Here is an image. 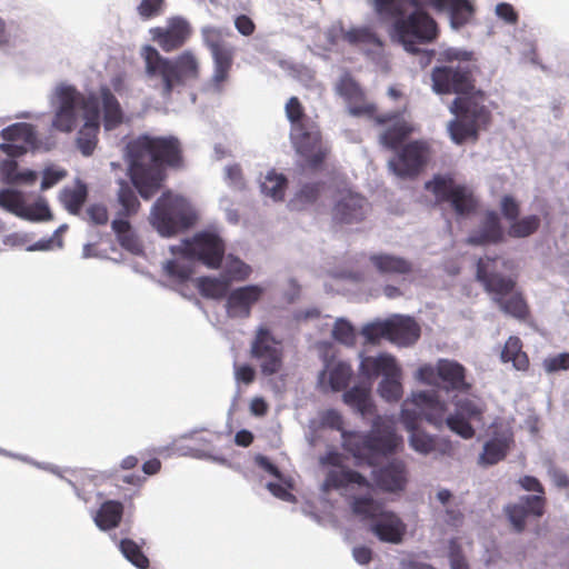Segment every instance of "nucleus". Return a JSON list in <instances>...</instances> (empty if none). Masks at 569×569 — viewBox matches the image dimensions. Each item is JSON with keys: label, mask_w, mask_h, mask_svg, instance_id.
<instances>
[{"label": "nucleus", "mask_w": 569, "mask_h": 569, "mask_svg": "<svg viewBox=\"0 0 569 569\" xmlns=\"http://www.w3.org/2000/svg\"><path fill=\"white\" fill-rule=\"evenodd\" d=\"M126 151L131 181L143 199H150L160 189L164 166L182 163L180 141L172 136L141 134L127 143Z\"/></svg>", "instance_id": "obj_1"}, {"label": "nucleus", "mask_w": 569, "mask_h": 569, "mask_svg": "<svg viewBox=\"0 0 569 569\" xmlns=\"http://www.w3.org/2000/svg\"><path fill=\"white\" fill-rule=\"evenodd\" d=\"M427 0H375L377 13L389 24L390 38L411 53L418 44L433 42L439 36L435 18L423 7Z\"/></svg>", "instance_id": "obj_2"}, {"label": "nucleus", "mask_w": 569, "mask_h": 569, "mask_svg": "<svg viewBox=\"0 0 569 569\" xmlns=\"http://www.w3.org/2000/svg\"><path fill=\"white\" fill-rule=\"evenodd\" d=\"M323 423L332 429L341 431L342 447L357 460L370 467L397 451L402 439L396 433L391 422L377 416L368 432L343 430V418L336 410H328L323 415Z\"/></svg>", "instance_id": "obj_3"}, {"label": "nucleus", "mask_w": 569, "mask_h": 569, "mask_svg": "<svg viewBox=\"0 0 569 569\" xmlns=\"http://www.w3.org/2000/svg\"><path fill=\"white\" fill-rule=\"evenodd\" d=\"M475 277L503 313L518 320H526L530 316L522 292L516 290L518 273L513 260L498 256L480 257Z\"/></svg>", "instance_id": "obj_4"}, {"label": "nucleus", "mask_w": 569, "mask_h": 569, "mask_svg": "<svg viewBox=\"0 0 569 569\" xmlns=\"http://www.w3.org/2000/svg\"><path fill=\"white\" fill-rule=\"evenodd\" d=\"M447 405L436 391H418L405 400L400 413L401 422L410 432V446L417 452L427 455L437 450L433 437L419 428V422L426 419L436 427L442 426Z\"/></svg>", "instance_id": "obj_5"}, {"label": "nucleus", "mask_w": 569, "mask_h": 569, "mask_svg": "<svg viewBox=\"0 0 569 569\" xmlns=\"http://www.w3.org/2000/svg\"><path fill=\"white\" fill-rule=\"evenodd\" d=\"M440 60L446 64L436 66L431 71L436 93L460 97L475 90L478 67L472 51L449 48L440 53Z\"/></svg>", "instance_id": "obj_6"}, {"label": "nucleus", "mask_w": 569, "mask_h": 569, "mask_svg": "<svg viewBox=\"0 0 569 569\" xmlns=\"http://www.w3.org/2000/svg\"><path fill=\"white\" fill-rule=\"evenodd\" d=\"M485 101L486 93L476 89L455 98L450 110L456 114V119L448 124L450 138L455 143L462 144L468 139L477 140L478 132L491 123V111Z\"/></svg>", "instance_id": "obj_7"}, {"label": "nucleus", "mask_w": 569, "mask_h": 569, "mask_svg": "<svg viewBox=\"0 0 569 569\" xmlns=\"http://www.w3.org/2000/svg\"><path fill=\"white\" fill-rule=\"evenodd\" d=\"M146 72L149 77H159L162 80V93L168 97L176 86H182L188 80L199 78V62L191 51H183L174 60L162 57L151 46L142 50Z\"/></svg>", "instance_id": "obj_8"}, {"label": "nucleus", "mask_w": 569, "mask_h": 569, "mask_svg": "<svg viewBox=\"0 0 569 569\" xmlns=\"http://www.w3.org/2000/svg\"><path fill=\"white\" fill-rule=\"evenodd\" d=\"M351 510L362 519L370 520V531L382 542L400 543L407 531L406 523L393 511L370 496L355 497Z\"/></svg>", "instance_id": "obj_9"}, {"label": "nucleus", "mask_w": 569, "mask_h": 569, "mask_svg": "<svg viewBox=\"0 0 569 569\" xmlns=\"http://www.w3.org/2000/svg\"><path fill=\"white\" fill-rule=\"evenodd\" d=\"M150 222L161 236L171 237L190 228L194 214L182 198L167 192L153 204Z\"/></svg>", "instance_id": "obj_10"}, {"label": "nucleus", "mask_w": 569, "mask_h": 569, "mask_svg": "<svg viewBox=\"0 0 569 569\" xmlns=\"http://www.w3.org/2000/svg\"><path fill=\"white\" fill-rule=\"evenodd\" d=\"M420 382L438 387L446 392L467 393L471 383L467 381V369L456 360L439 359L435 365L425 363L416 372Z\"/></svg>", "instance_id": "obj_11"}, {"label": "nucleus", "mask_w": 569, "mask_h": 569, "mask_svg": "<svg viewBox=\"0 0 569 569\" xmlns=\"http://www.w3.org/2000/svg\"><path fill=\"white\" fill-rule=\"evenodd\" d=\"M290 141L296 152L313 170L319 169L330 153V148L323 142L320 128L315 121L290 129Z\"/></svg>", "instance_id": "obj_12"}, {"label": "nucleus", "mask_w": 569, "mask_h": 569, "mask_svg": "<svg viewBox=\"0 0 569 569\" xmlns=\"http://www.w3.org/2000/svg\"><path fill=\"white\" fill-rule=\"evenodd\" d=\"M251 357L260 362L262 375L272 376L278 373L283 365V348L280 340H277L271 330L260 326L254 335L250 348Z\"/></svg>", "instance_id": "obj_13"}, {"label": "nucleus", "mask_w": 569, "mask_h": 569, "mask_svg": "<svg viewBox=\"0 0 569 569\" xmlns=\"http://www.w3.org/2000/svg\"><path fill=\"white\" fill-rule=\"evenodd\" d=\"M202 37L213 58L214 68L209 86L213 91L220 92L229 78L233 62V50L223 43L222 32L218 28H203Z\"/></svg>", "instance_id": "obj_14"}, {"label": "nucleus", "mask_w": 569, "mask_h": 569, "mask_svg": "<svg viewBox=\"0 0 569 569\" xmlns=\"http://www.w3.org/2000/svg\"><path fill=\"white\" fill-rule=\"evenodd\" d=\"M429 153V144L426 141L413 140L396 151L388 167L400 178H415L426 167Z\"/></svg>", "instance_id": "obj_15"}, {"label": "nucleus", "mask_w": 569, "mask_h": 569, "mask_svg": "<svg viewBox=\"0 0 569 569\" xmlns=\"http://www.w3.org/2000/svg\"><path fill=\"white\" fill-rule=\"evenodd\" d=\"M181 252L184 257L196 259L210 269H219L224 256V243L211 232H200L183 243Z\"/></svg>", "instance_id": "obj_16"}, {"label": "nucleus", "mask_w": 569, "mask_h": 569, "mask_svg": "<svg viewBox=\"0 0 569 569\" xmlns=\"http://www.w3.org/2000/svg\"><path fill=\"white\" fill-rule=\"evenodd\" d=\"M456 411L448 417L445 416L447 427L463 439H471L476 431L472 422H482L486 406L480 400L460 399L455 402Z\"/></svg>", "instance_id": "obj_17"}, {"label": "nucleus", "mask_w": 569, "mask_h": 569, "mask_svg": "<svg viewBox=\"0 0 569 569\" xmlns=\"http://www.w3.org/2000/svg\"><path fill=\"white\" fill-rule=\"evenodd\" d=\"M370 211L369 201L351 190L339 191L332 207V220L339 224H352L363 221Z\"/></svg>", "instance_id": "obj_18"}, {"label": "nucleus", "mask_w": 569, "mask_h": 569, "mask_svg": "<svg viewBox=\"0 0 569 569\" xmlns=\"http://www.w3.org/2000/svg\"><path fill=\"white\" fill-rule=\"evenodd\" d=\"M377 124L392 123L391 127L387 128L379 137L380 143L392 151H397L401 148V144L411 136L413 127L410 122L406 121L400 117L397 111H390L386 113L371 117Z\"/></svg>", "instance_id": "obj_19"}, {"label": "nucleus", "mask_w": 569, "mask_h": 569, "mask_svg": "<svg viewBox=\"0 0 569 569\" xmlns=\"http://www.w3.org/2000/svg\"><path fill=\"white\" fill-rule=\"evenodd\" d=\"M263 293L264 288L259 284H248L229 291L224 305L227 316L232 319L249 318L252 307Z\"/></svg>", "instance_id": "obj_20"}, {"label": "nucleus", "mask_w": 569, "mask_h": 569, "mask_svg": "<svg viewBox=\"0 0 569 569\" xmlns=\"http://www.w3.org/2000/svg\"><path fill=\"white\" fill-rule=\"evenodd\" d=\"M336 90L347 102L349 112L352 116L375 117L377 112L376 104L366 100L363 90L352 77L349 74L341 77L337 83Z\"/></svg>", "instance_id": "obj_21"}, {"label": "nucleus", "mask_w": 569, "mask_h": 569, "mask_svg": "<svg viewBox=\"0 0 569 569\" xmlns=\"http://www.w3.org/2000/svg\"><path fill=\"white\" fill-rule=\"evenodd\" d=\"M60 106L52 120V127L61 132H71L77 123L76 109L79 104L80 93L70 86L59 88Z\"/></svg>", "instance_id": "obj_22"}, {"label": "nucleus", "mask_w": 569, "mask_h": 569, "mask_svg": "<svg viewBox=\"0 0 569 569\" xmlns=\"http://www.w3.org/2000/svg\"><path fill=\"white\" fill-rule=\"evenodd\" d=\"M546 498L542 496H523L519 502L510 503L505 512L517 532L526 528V520L529 516L541 517L545 513Z\"/></svg>", "instance_id": "obj_23"}, {"label": "nucleus", "mask_w": 569, "mask_h": 569, "mask_svg": "<svg viewBox=\"0 0 569 569\" xmlns=\"http://www.w3.org/2000/svg\"><path fill=\"white\" fill-rule=\"evenodd\" d=\"M359 373L368 382H372L378 377L398 376L401 373V367L393 355L380 352L377 356L362 357L359 365Z\"/></svg>", "instance_id": "obj_24"}, {"label": "nucleus", "mask_w": 569, "mask_h": 569, "mask_svg": "<svg viewBox=\"0 0 569 569\" xmlns=\"http://www.w3.org/2000/svg\"><path fill=\"white\" fill-rule=\"evenodd\" d=\"M152 39L166 52L181 48L190 37L189 23L180 18L172 19L167 28H154L151 30Z\"/></svg>", "instance_id": "obj_25"}, {"label": "nucleus", "mask_w": 569, "mask_h": 569, "mask_svg": "<svg viewBox=\"0 0 569 569\" xmlns=\"http://www.w3.org/2000/svg\"><path fill=\"white\" fill-rule=\"evenodd\" d=\"M505 241V231L496 211H487L479 227L467 238L472 246L498 244Z\"/></svg>", "instance_id": "obj_26"}, {"label": "nucleus", "mask_w": 569, "mask_h": 569, "mask_svg": "<svg viewBox=\"0 0 569 569\" xmlns=\"http://www.w3.org/2000/svg\"><path fill=\"white\" fill-rule=\"evenodd\" d=\"M372 478L376 486L382 491H400L407 482L406 466L400 460H392L382 468L375 469Z\"/></svg>", "instance_id": "obj_27"}, {"label": "nucleus", "mask_w": 569, "mask_h": 569, "mask_svg": "<svg viewBox=\"0 0 569 569\" xmlns=\"http://www.w3.org/2000/svg\"><path fill=\"white\" fill-rule=\"evenodd\" d=\"M427 4L439 12H448L455 29L466 26L475 13L473 4L469 0H427Z\"/></svg>", "instance_id": "obj_28"}, {"label": "nucleus", "mask_w": 569, "mask_h": 569, "mask_svg": "<svg viewBox=\"0 0 569 569\" xmlns=\"http://www.w3.org/2000/svg\"><path fill=\"white\" fill-rule=\"evenodd\" d=\"M353 483L368 489L372 488V483L363 475L345 466L327 472L322 490H338Z\"/></svg>", "instance_id": "obj_29"}, {"label": "nucleus", "mask_w": 569, "mask_h": 569, "mask_svg": "<svg viewBox=\"0 0 569 569\" xmlns=\"http://www.w3.org/2000/svg\"><path fill=\"white\" fill-rule=\"evenodd\" d=\"M371 382L357 385L342 395L343 402L363 418L376 413V405L371 397Z\"/></svg>", "instance_id": "obj_30"}, {"label": "nucleus", "mask_w": 569, "mask_h": 569, "mask_svg": "<svg viewBox=\"0 0 569 569\" xmlns=\"http://www.w3.org/2000/svg\"><path fill=\"white\" fill-rule=\"evenodd\" d=\"M390 335L389 341L400 346L408 347L413 345L420 337L419 325L410 317H396L389 320Z\"/></svg>", "instance_id": "obj_31"}, {"label": "nucleus", "mask_w": 569, "mask_h": 569, "mask_svg": "<svg viewBox=\"0 0 569 569\" xmlns=\"http://www.w3.org/2000/svg\"><path fill=\"white\" fill-rule=\"evenodd\" d=\"M353 370L350 363L345 361H328L319 376L320 383L328 382L332 391L346 389L351 380Z\"/></svg>", "instance_id": "obj_32"}, {"label": "nucleus", "mask_w": 569, "mask_h": 569, "mask_svg": "<svg viewBox=\"0 0 569 569\" xmlns=\"http://www.w3.org/2000/svg\"><path fill=\"white\" fill-rule=\"evenodd\" d=\"M511 441L512 435L508 431L496 435L483 445L479 463L482 466H492L503 460L508 453Z\"/></svg>", "instance_id": "obj_33"}, {"label": "nucleus", "mask_w": 569, "mask_h": 569, "mask_svg": "<svg viewBox=\"0 0 569 569\" xmlns=\"http://www.w3.org/2000/svg\"><path fill=\"white\" fill-rule=\"evenodd\" d=\"M123 516V505L117 500L104 501L93 518L96 526L103 531L117 528Z\"/></svg>", "instance_id": "obj_34"}, {"label": "nucleus", "mask_w": 569, "mask_h": 569, "mask_svg": "<svg viewBox=\"0 0 569 569\" xmlns=\"http://www.w3.org/2000/svg\"><path fill=\"white\" fill-rule=\"evenodd\" d=\"M111 227L124 250L136 256L143 253V244L127 219H114Z\"/></svg>", "instance_id": "obj_35"}, {"label": "nucleus", "mask_w": 569, "mask_h": 569, "mask_svg": "<svg viewBox=\"0 0 569 569\" xmlns=\"http://www.w3.org/2000/svg\"><path fill=\"white\" fill-rule=\"evenodd\" d=\"M500 360L505 363L511 362L519 371H527L530 366L528 355L522 350V341L517 336H510L500 353Z\"/></svg>", "instance_id": "obj_36"}, {"label": "nucleus", "mask_w": 569, "mask_h": 569, "mask_svg": "<svg viewBox=\"0 0 569 569\" xmlns=\"http://www.w3.org/2000/svg\"><path fill=\"white\" fill-rule=\"evenodd\" d=\"M370 261L377 271L382 274H407L412 270L408 260L392 254H372Z\"/></svg>", "instance_id": "obj_37"}, {"label": "nucleus", "mask_w": 569, "mask_h": 569, "mask_svg": "<svg viewBox=\"0 0 569 569\" xmlns=\"http://www.w3.org/2000/svg\"><path fill=\"white\" fill-rule=\"evenodd\" d=\"M199 293L207 299H227L230 291V281L222 277H200L196 281Z\"/></svg>", "instance_id": "obj_38"}, {"label": "nucleus", "mask_w": 569, "mask_h": 569, "mask_svg": "<svg viewBox=\"0 0 569 569\" xmlns=\"http://www.w3.org/2000/svg\"><path fill=\"white\" fill-rule=\"evenodd\" d=\"M103 127L110 131L123 122V111L116 96L108 88L101 89Z\"/></svg>", "instance_id": "obj_39"}, {"label": "nucleus", "mask_w": 569, "mask_h": 569, "mask_svg": "<svg viewBox=\"0 0 569 569\" xmlns=\"http://www.w3.org/2000/svg\"><path fill=\"white\" fill-rule=\"evenodd\" d=\"M1 137L7 141H22L29 148H38V138L34 127L30 123H13L1 131Z\"/></svg>", "instance_id": "obj_40"}, {"label": "nucleus", "mask_w": 569, "mask_h": 569, "mask_svg": "<svg viewBox=\"0 0 569 569\" xmlns=\"http://www.w3.org/2000/svg\"><path fill=\"white\" fill-rule=\"evenodd\" d=\"M450 204L458 216H468L476 211L478 201L465 186H458L451 193Z\"/></svg>", "instance_id": "obj_41"}, {"label": "nucleus", "mask_w": 569, "mask_h": 569, "mask_svg": "<svg viewBox=\"0 0 569 569\" xmlns=\"http://www.w3.org/2000/svg\"><path fill=\"white\" fill-rule=\"evenodd\" d=\"M99 122H84L77 136V147L84 157L93 153L98 143Z\"/></svg>", "instance_id": "obj_42"}, {"label": "nucleus", "mask_w": 569, "mask_h": 569, "mask_svg": "<svg viewBox=\"0 0 569 569\" xmlns=\"http://www.w3.org/2000/svg\"><path fill=\"white\" fill-rule=\"evenodd\" d=\"M119 549L124 558L138 569H148L150 561L141 547L132 539L124 538L119 542Z\"/></svg>", "instance_id": "obj_43"}, {"label": "nucleus", "mask_w": 569, "mask_h": 569, "mask_svg": "<svg viewBox=\"0 0 569 569\" xmlns=\"http://www.w3.org/2000/svg\"><path fill=\"white\" fill-rule=\"evenodd\" d=\"M87 196L86 186L78 184L76 188H64L60 194V200L70 213L78 214L87 200Z\"/></svg>", "instance_id": "obj_44"}, {"label": "nucleus", "mask_w": 569, "mask_h": 569, "mask_svg": "<svg viewBox=\"0 0 569 569\" xmlns=\"http://www.w3.org/2000/svg\"><path fill=\"white\" fill-rule=\"evenodd\" d=\"M251 272L252 269L249 264L230 254L227 258L224 270L221 274L226 280H229L231 284L233 281H246Z\"/></svg>", "instance_id": "obj_45"}, {"label": "nucleus", "mask_w": 569, "mask_h": 569, "mask_svg": "<svg viewBox=\"0 0 569 569\" xmlns=\"http://www.w3.org/2000/svg\"><path fill=\"white\" fill-rule=\"evenodd\" d=\"M540 218L536 214L516 219L510 223L508 233L512 238H526L533 234L540 227Z\"/></svg>", "instance_id": "obj_46"}, {"label": "nucleus", "mask_w": 569, "mask_h": 569, "mask_svg": "<svg viewBox=\"0 0 569 569\" xmlns=\"http://www.w3.org/2000/svg\"><path fill=\"white\" fill-rule=\"evenodd\" d=\"M459 184H456L450 177L436 176L431 181L426 183V189L431 191L438 201H450L451 193L455 192Z\"/></svg>", "instance_id": "obj_47"}, {"label": "nucleus", "mask_w": 569, "mask_h": 569, "mask_svg": "<svg viewBox=\"0 0 569 569\" xmlns=\"http://www.w3.org/2000/svg\"><path fill=\"white\" fill-rule=\"evenodd\" d=\"M287 188V179L283 174L274 171L269 172L263 182L261 183V190L266 196L271 197L274 200H282L284 197V190Z\"/></svg>", "instance_id": "obj_48"}, {"label": "nucleus", "mask_w": 569, "mask_h": 569, "mask_svg": "<svg viewBox=\"0 0 569 569\" xmlns=\"http://www.w3.org/2000/svg\"><path fill=\"white\" fill-rule=\"evenodd\" d=\"M402 372L398 376H388L382 378L378 386V392L381 398L389 402H396L402 397V385H401Z\"/></svg>", "instance_id": "obj_49"}, {"label": "nucleus", "mask_w": 569, "mask_h": 569, "mask_svg": "<svg viewBox=\"0 0 569 569\" xmlns=\"http://www.w3.org/2000/svg\"><path fill=\"white\" fill-rule=\"evenodd\" d=\"M0 207L18 216H22L26 210L22 193L12 189L0 190Z\"/></svg>", "instance_id": "obj_50"}, {"label": "nucleus", "mask_w": 569, "mask_h": 569, "mask_svg": "<svg viewBox=\"0 0 569 569\" xmlns=\"http://www.w3.org/2000/svg\"><path fill=\"white\" fill-rule=\"evenodd\" d=\"M284 111L286 117L291 124L290 129L302 127L307 122L313 121L306 114L305 108L297 97L289 98V100L286 103Z\"/></svg>", "instance_id": "obj_51"}, {"label": "nucleus", "mask_w": 569, "mask_h": 569, "mask_svg": "<svg viewBox=\"0 0 569 569\" xmlns=\"http://www.w3.org/2000/svg\"><path fill=\"white\" fill-rule=\"evenodd\" d=\"M343 39L351 44H382L379 37L369 28H352L345 33Z\"/></svg>", "instance_id": "obj_52"}, {"label": "nucleus", "mask_w": 569, "mask_h": 569, "mask_svg": "<svg viewBox=\"0 0 569 569\" xmlns=\"http://www.w3.org/2000/svg\"><path fill=\"white\" fill-rule=\"evenodd\" d=\"M118 199L122 206L121 214L126 217L137 213L140 208V202L134 191L124 182L120 186Z\"/></svg>", "instance_id": "obj_53"}, {"label": "nucleus", "mask_w": 569, "mask_h": 569, "mask_svg": "<svg viewBox=\"0 0 569 569\" xmlns=\"http://www.w3.org/2000/svg\"><path fill=\"white\" fill-rule=\"evenodd\" d=\"M361 333L370 343H378L381 339L389 340V320L368 323L362 328Z\"/></svg>", "instance_id": "obj_54"}, {"label": "nucleus", "mask_w": 569, "mask_h": 569, "mask_svg": "<svg viewBox=\"0 0 569 569\" xmlns=\"http://www.w3.org/2000/svg\"><path fill=\"white\" fill-rule=\"evenodd\" d=\"M332 337L343 345L352 346L355 343L356 333L353 327L348 321L339 319L335 323Z\"/></svg>", "instance_id": "obj_55"}, {"label": "nucleus", "mask_w": 569, "mask_h": 569, "mask_svg": "<svg viewBox=\"0 0 569 569\" xmlns=\"http://www.w3.org/2000/svg\"><path fill=\"white\" fill-rule=\"evenodd\" d=\"M323 182L306 183L297 193L296 201L302 204L316 202L323 189Z\"/></svg>", "instance_id": "obj_56"}, {"label": "nucleus", "mask_w": 569, "mask_h": 569, "mask_svg": "<svg viewBox=\"0 0 569 569\" xmlns=\"http://www.w3.org/2000/svg\"><path fill=\"white\" fill-rule=\"evenodd\" d=\"M163 4L164 0H141L137 11L143 20H149L161 14Z\"/></svg>", "instance_id": "obj_57"}, {"label": "nucleus", "mask_w": 569, "mask_h": 569, "mask_svg": "<svg viewBox=\"0 0 569 569\" xmlns=\"http://www.w3.org/2000/svg\"><path fill=\"white\" fill-rule=\"evenodd\" d=\"M79 108L84 111L86 122H99V102L96 97H83L80 94Z\"/></svg>", "instance_id": "obj_58"}, {"label": "nucleus", "mask_w": 569, "mask_h": 569, "mask_svg": "<svg viewBox=\"0 0 569 569\" xmlns=\"http://www.w3.org/2000/svg\"><path fill=\"white\" fill-rule=\"evenodd\" d=\"M166 272L170 278L184 282L191 277L193 271L191 267L187 264L170 260L166 264Z\"/></svg>", "instance_id": "obj_59"}, {"label": "nucleus", "mask_w": 569, "mask_h": 569, "mask_svg": "<svg viewBox=\"0 0 569 569\" xmlns=\"http://www.w3.org/2000/svg\"><path fill=\"white\" fill-rule=\"evenodd\" d=\"M450 569H470L461 546L453 539L449 543Z\"/></svg>", "instance_id": "obj_60"}, {"label": "nucleus", "mask_w": 569, "mask_h": 569, "mask_svg": "<svg viewBox=\"0 0 569 569\" xmlns=\"http://www.w3.org/2000/svg\"><path fill=\"white\" fill-rule=\"evenodd\" d=\"M543 369L548 373L569 369V352L558 353L543 360Z\"/></svg>", "instance_id": "obj_61"}, {"label": "nucleus", "mask_w": 569, "mask_h": 569, "mask_svg": "<svg viewBox=\"0 0 569 569\" xmlns=\"http://www.w3.org/2000/svg\"><path fill=\"white\" fill-rule=\"evenodd\" d=\"M22 216L37 221L50 220L52 217L48 204L44 202H36L26 207Z\"/></svg>", "instance_id": "obj_62"}, {"label": "nucleus", "mask_w": 569, "mask_h": 569, "mask_svg": "<svg viewBox=\"0 0 569 569\" xmlns=\"http://www.w3.org/2000/svg\"><path fill=\"white\" fill-rule=\"evenodd\" d=\"M501 212L503 217L512 222L519 217L520 207L519 203L511 196H503L500 203Z\"/></svg>", "instance_id": "obj_63"}, {"label": "nucleus", "mask_w": 569, "mask_h": 569, "mask_svg": "<svg viewBox=\"0 0 569 569\" xmlns=\"http://www.w3.org/2000/svg\"><path fill=\"white\" fill-rule=\"evenodd\" d=\"M87 216L94 224H106L108 222V210L103 204H91L87 208Z\"/></svg>", "instance_id": "obj_64"}]
</instances>
